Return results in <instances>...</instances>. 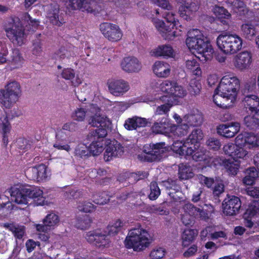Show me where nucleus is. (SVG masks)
Segmentation results:
<instances>
[{
  "mask_svg": "<svg viewBox=\"0 0 259 259\" xmlns=\"http://www.w3.org/2000/svg\"><path fill=\"white\" fill-rule=\"evenodd\" d=\"M89 123L92 126L97 127L90 133L93 141L88 148L91 155H99L105 149L104 159L106 161H109L123 154L124 148L117 140H104L111 124L107 117L96 115L90 117Z\"/></svg>",
  "mask_w": 259,
  "mask_h": 259,
  "instance_id": "f257e3e1",
  "label": "nucleus"
},
{
  "mask_svg": "<svg viewBox=\"0 0 259 259\" xmlns=\"http://www.w3.org/2000/svg\"><path fill=\"white\" fill-rule=\"evenodd\" d=\"M186 43L190 49L196 51V57L200 61L205 62L212 58L213 49L210 42L199 29L189 30Z\"/></svg>",
  "mask_w": 259,
  "mask_h": 259,
  "instance_id": "f03ea898",
  "label": "nucleus"
},
{
  "mask_svg": "<svg viewBox=\"0 0 259 259\" xmlns=\"http://www.w3.org/2000/svg\"><path fill=\"white\" fill-rule=\"evenodd\" d=\"M9 192L12 199L18 204H26L29 199H33L37 206L45 204L46 198L43 196V191L38 187L16 185L11 187Z\"/></svg>",
  "mask_w": 259,
  "mask_h": 259,
  "instance_id": "7ed1b4c3",
  "label": "nucleus"
},
{
  "mask_svg": "<svg viewBox=\"0 0 259 259\" xmlns=\"http://www.w3.org/2000/svg\"><path fill=\"white\" fill-rule=\"evenodd\" d=\"M162 17L165 19L163 21L158 20L155 23V27L160 32L162 36L165 40H172L177 36V32L174 30V28L177 29V26L180 24L178 19L175 18V14L169 10H163L162 12Z\"/></svg>",
  "mask_w": 259,
  "mask_h": 259,
  "instance_id": "20e7f679",
  "label": "nucleus"
},
{
  "mask_svg": "<svg viewBox=\"0 0 259 259\" xmlns=\"http://www.w3.org/2000/svg\"><path fill=\"white\" fill-rule=\"evenodd\" d=\"M219 48L226 54H234L242 47V39L236 34L222 32L217 38Z\"/></svg>",
  "mask_w": 259,
  "mask_h": 259,
  "instance_id": "39448f33",
  "label": "nucleus"
},
{
  "mask_svg": "<svg viewBox=\"0 0 259 259\" xmlns=\"http://www.w3.org/2000/svg\"><path fill=\"white\" fill-rule=\"evenodd\" d=\"M148 232L142 229L131 230L124 241L125 247L128 249L133 248L134 251L144 250L150 244Z\"/></svg>",
  "mask_w": 259,
  "mask_h": 259,
  "instance_id": "423d86ee",
  "label": "nucleus"
},
{
  "mask_svg": "<svg viewBox=\"0 0 259 259\" xmlns=\"http://www.w3.org/2000/svg\"><path fill=\"white\" fill-rule=\"evenodd\" d=\"M19 83L13 81L9 83L6 90H0V104L2 107L10 108L18 99L21 94Z\"/></svg>",
  "mask_w": 259,
  "mask_h": 259,
  "instance_id": "0eeeda50",
  "label": "nucleus"
},
{
  "mask_svg": "<svg viewBox=\"0 0 259 259\" xmlns=\"http://www.w3.org/2000/svg\"><path fill=\"white\" fill-rule=\"evenodd\" d=\"M256 88L255 81L251 84V85L246 83L245 88L243 90V94L244 98L242 101V103L244 106L245 111L248 113L253 114L256 113L259 110V98L258 96L253 94H250Z\"/></svg>",
  "mask_w": 259,
  "mask_h": 259,
  "instance_id": "6e6552de",
  "label": "nucleus"
},
{
  "mask_svg": "<svg viewBox=\"0 0 259 259\" xmlns=\"http://www.w3.org/2000/svg\"><path fill=\"white\" fill-rule=\"evenodd\" d=\"M239 88V79L233 75L227 74L222 78L217 88V91L225 92L235 99Z\"/></svg>",
  "mask_w": 259,
  "mask_h": 259,
  "instance_id": "1a4fd4ad",
  "label": "nucleus"
},
{
  "mask_svg": "<svg viewBox=\"0 0 259 259\" xmlns=\"http://www.w3.org/2000/svg\"><path fill=\"white\" fill-rule=\"evenodd\" d=\"M24 27L19 21L12 20L10 27L6 28L7 36L14 43L21 46L24 43Z\"/></svg>",
  "mask_w": 259,
  "mask_h": 259,
  "instance_id": "9d476101",
  "label": "nucleus"
},
{
  "mask_svg": "<svg viewBox=\"0 0 259 259\" xmlns=\"http://www.w3.org/2000/svg\"><path fill=\"white\" fill-rule=\"evenodd\" d=\"M159 88L162 92L175 97L183 98L187 94L186 90L175 80H165L160 84Z\"/></svg>",
  "mask_w": 259,
  "mask_h": 259,
  "instance_id": "9b49d317",
  "label": "nucleus"
},
{
  "mask_svg": "<svg viewBox=\"0 0 259 259\" xmlns=\"http://www.w3.org/2000/svg\"><path fill=\"white\" fill-rule=\"evenodd\" d=\"M85 239L88 242L98 247H105L110 243L106 232L99 229L87 233Z\"/></svg>",
  "mask_w": 259,
  "mask_h": 259,
  "instance_id": "f8f14e48",
  "label": "nucleus"
},
{
  "mask_svg": "<svg viewBox=\"0 0 259 259\" xmlns=\"http://www.w3.org/2000/svg\"><path fill=\"white\" fill-rule=\"evenodd\" d=\"M100 29L105 37L111 41H118L122 38V31L116 24L104 22L100 24Z\"/></svg>",
  "mask_w": 259,
  "mask_h": 259,
  "instance_id": "ddd939ff",
  "label": "nucleus"
},
{
  "mask_svg": "<svg viewBox=\"0 0 259 259\" xmlns=\"http://www.w3.org/2000/svg\"><path fill=\"white\" fill-rule=\"evenodd\" d=\"M150 148L147 150L144 147V152L146 153L145 160L148 162L159 161L163 157L165 152V143L160 142L149 145Z\"/></svg>",
  "mask_w": 259,
  "mask_h": 259,
  "instance_id": "4468645a",
  "label": "nucleus"
},
{
  "mask_svg": "<svg viewBox=\"0 0 259 259\" xmlns=\"http://www.w3.org/2000/svg\"><path fill=\"white\" fill-rule=\"evenodd\" d=\"M222 205L224 213L226 215L232 216L239 212L241 206V202L239 197L228 195Z\"/></svg>",
  "mask_w": 259,
  "mask_h": 259,
  "instance_id": "2eb2a0df",
  "label": "nucleus"
},
{
  "mask_svg": "<svg viewBox=\"0 0 259 259\" xmlns=\"http://www.w3.org/2000/svg\"><path fill=\"white\" fill-rule=\"evenodd\" d=\"M47 167L44 164H40L30 167L25 171L26 176L30 180L37 182L46 181L48 178Z\"/></svg>",
  "mask_w": 259,
  "mask_h": 259,
  "instance_id": "dca6fc26",
  "label": "nucleus"
},
{
  "mask_svg": "<svg viewBox=\"0 0 259 259\" xmlns=\"http://www.w3.org/2000/svg\"><path fill=\"white\" fill-rule=\"evenodd\" d=\"M235 142L240 146H247L249 148L259 146V137L251 133L244 132L239 134Z\"/></svg>",
  "mask_w": 259,
  "mask_h": 259,
  "instance_id": "f3484780",
  "label": "nucleus"
},
{
  "mask_svg": "<svg viewBox=\"0 0 259 259\" xmlns=\"http://www.w3.org/2000/svg\"><path fill=\"white\" fill-rule=\"evenodd\" d=\"M108 87L110 93L116 97L122 96L130 89L128 83L123 79L109 81Z\"/></svg>",
  "mask_w": 259,
  "mask_h": 259,
  "instance_id": "a211bd4d",
  "label": "nucleus"
},
{
  "mask_svg": "<svg viewBox=\"0 0 259 259\" xmlns=\"http://www.w3.org/2000/svg\"><path fill=\"white\" fill-rule=\"evenodd\" d=\"M172 126L169 118L162 116L159 117L151 127L152 132L155 134H160L169 136Z\"/></svg>",
  "mask_w": 259,
  "mask_h": 259,
  "instance_id": "6ab92c4d",
  "label": "nucleus"
},
{
  "mask_svg": "<svg viewBox=\"0 0 259 259\" xmlns=\"http://www.w3.org/2000/svg\"><path fill=\"white\" fill-rule=\"evenodd\" d=\"M121 67L126 72L137 73L141 70L142 64L137 58L130 56L123 58L121 62Z\"/></svg>",
  "mask_w": 259,
  "mask_h": 259,
  "instance_id": "aec40b11",
  "label": "nucleus"
},
{
  "mask_svg": "<svg viewBox=\"0 0 259 259\" xmlns=\"http://www.w3.org/2000/svg\"><path fill=\"white\" fill-rule=\"evenodd\" d=\"M240 128V123L232 122L231 124H222L219 125L217 128V133L227 138H232L237 134Z\"/></svg>",
  "mask_w": 259,
  "mask_h": 259,
  "instance_id": "412c9836",
  "label": "nucleus"
},
{
  "mask_svg": "<svg viewBox=\"0 0 259 259\" xmlns=\"http://www.w3.org/2000/svg\"><path fill=\"white\" fill-rule=\"evenodd\" d=\"M47 14L53 25L60 26L65 23L63 14L60 13L59 6L57 4H51L49 6Z\"/></svg>",
  "mask_w": 259,
  "mask_h": 259,
  "instance_id": "4be33fe9",
  "label": "nucleus"
},
{
  "mask_svg": "<svg viewBox=\"0 0 259 259\" xmlns=\"http://www.w3.org/2000/svg\"><path fill=\"white\" fill-rule=\"evenodd\" d=\"M252 63V55L250 52L243 51L238 54L234 60L235 67L240 70L248 69Z\"/></svg>",
  "mask_w": 259,
  "mask_h": 259,
  "instance_id": "5701e85b",
  "label": "nucleus"
},
{
  "mask_svg": "<svg viewBox=\"0 0 259 259\" xmlns=\"http://www.w3.org/2000/svg\"><path fill=\"white\" fill-rule=\"evenodd\" d=\"M60 221L59 216L55 213L48 214L43 220V224H37L36 226V230L39 232L46 233L51 227L58 225Z\"/></svg>",
  "mask_w": 259,
  "mask_h": 259,
  "instance_id": "b1692460",
  "label": "nucleus"
},
{
  "mask_svg": "<svg viewBox=\"0 0 259 259\" xmlns=\"http://www.w3.org/2000/svg\"><path fill=\"white\" fill-rule=\"evenodd\" d=\"M234 98L229 95H227L225 92L217 91V88L215 90L213 95V101L218 107L224 109H227L231 106L230 103Z\"/></svg>",
  "mask_w": 259,
  "mask_h": 259,
  "instance_id": "393cba45",
  "label": "nucleus"
},
{
  "mask_svg": "<svg viewBox=\"0 0 259 259\" xmlns=\"http://www.w3.org/2000/svg\"><path fill=\"white\" fill-rule=\"evenodd\" d=\"M148 176V172L145 171H138L137 172H126L120 174L118 177V180L120 182L127 181L130 184H134L140 180L147 178Z\"/></svg>",
  "mask_w": 259,
  "mask_h": 259,
  "instance_id": "a878e982",
  "label": "nucleus"
},
{
  "mask_svg": "<svg viewBox=\"0 0 259 259\" xmlns=\"http://www.w3.org/2000/svg\"><path fill=\"white\" fill-rule=\"evenodd\" d=\"M93 3V0H69V6L72 10L92 13L95 11Z\"/></svg>",
  "mask_w": 259,
  "mask_h": 259,
  "instance_id": "bb28decb",
  "label": "nucleus"
},
{
  "mask_svg": "<svg viewBox=\"0 0 259 259\" xmlns=\"http://www.w3.org/2000/svg\"><path fill=\"white\" fill-rule=\"evenodd\" d=\"M147 123V120L145 118L134 116L125 120L124 127L128 131H133L139 127H145Z\"/></svg>",
  "mask_w": 259,
  "mask_h": 259,
  "instance_id": "cd10ccee",
  "label": "nucleus"
},
{
  "mask_svg": "<svg viewBox=\"0 0 259 259\" xmlns=\"http://www.w3.org/2000/svg\"><path fill=\"white\" fill-rule=\"evenodd\" d=\"M153 71L157 76L165 78L169 76L170 69L168 63L157 61L153 66Z\"/></svg>",
  "mask_w": 259,
  "mask_h": 259,
  "instance_id": "c85d7f7f",
  "label": "nucleus"
},
{
  "mask_svg": "<svg viewBox=\"0 0 259 259\" xmlns=\"http://www.w3.org/2000/svg\"><path fill=\"white\" fill-rule=\"evenodd\" d=\"M198 9V6L194 3L187 5H182L179 8V13L180 17L186 20L191 19V16Z\"/></svg>",
  "mask_w": 259,
  "mask_h": 259,
  "instance_id": "c756f323",
  "label": "nucleus"
},
{
  "mask_svg": "<svg viewBox=\"0 0 259 259\" xmlns=\"http://www.w3.org/2000/svg\"><path fill=\"white\" fill-rule=\"evenodd\" d=\"M66 135L62 131H60L56 134V141L53 147L59 150H65L69 152L71 148L69 145L66 143Z\"/></svg>",
  "mask_w": 259,
  "mask_h": 259,
  "instance_id": "7c9ffc66",
  "label": "nucleus"
},
{
  "mask_svg": "<svg viewBox=\"0 0 259 259\" xmlns=\"http://www.w3.org/2000/svg\"><path fill=\"white\" fill-rule=\"evenodd\" d=\"M213 12L217 17L224 25H228L229 20L231 15L228 11L223 7L215 6L213 9Z\"/></svg>",
  "mask_w": 259,
  "mask_h": 259,
  "instance_id": "2f4dec72",
  "label": "nucleus"
},
{
  "mask_svg": "<svg viewBox=\"0 0 259 259\" xmlns=\"http://www.w3.org/2000/svg\"><path fill=\"white\" fill-rule=\"evenodd\" d=\"M75 70L71 68H67L63 69L61 75V77L65 80H71L72 85L74 87H77L82 82L81 78L77 76L74 80L72 79L75 77Z\"/></svg>",
  "mask_w": 259,
  "mask_h": 259,
  "instance_id": "473e14b6",
  "label": "nucleus"
},
{
  "mask_svg": "<svg viewBox=\"0 0 259 259\" xmlns=\"http://www.w3.org/2000/svg\"><path fill=\"white\" fill-rule=\"evenodd\" d=\"M199 145L197 146H190L187 148L186 151V156L191 157L194 160L196 161H202L205 159L204 153L200 149H198Z\"/></svg>",
  "mask_w": 259,
  "mask_h": 259,
  "instance_id": "72a5a7b5",
  "label": "nucleus"
},
{
  "mask_svg": "<svg viewBox=\"0 0 259 259\" xmlns=\"http://www.w3.org/2000/svg\"><path fill=\"white\" fill-rule=\"evenodd\" d=\"M244 123L249 130L255 131L259 129V116L256 113L250 114L244 118Z\"/></svg>",
  "mask_w": 259,
  "mask_h": 259,
  "instance_id": "f704fd0d",
  "label": "nucleus"
},
{
  "mask_svg": "<svg viewBox=\"0 0 259 259\" xmlns=\"http://www.w3.org/2000/svg\"><path fill=\"white\" fill-rule=\"evenodd\" d=\"M197 235L198 231L196 229H185L182 236L183 245L185 247L189 246L195 239Z\"/></svg>",
  "mask_w": 259,
  "mask_h": 259,
  "instance_id": "c9c22d12",
  "label": "nucleus"
},
{
  "mask_svg": "<svg viewBox=\"0 0 259 259\" xmlns=\"http://www.w3.org/2000/svg\"><path fill=\"white\" fill-rule=\"evenodd\" d=\"M203 138V133L200 128H196L192 131L191 134L186 139L188 145L197 146L199 145L200 141Z\"/></svg>",
  "mask_w": 259,
  "mask_h": 259,
  "instance_id": "e433bc0d",
  "label": "nucleus"
},
{
  "mask_svg": "<svg viewBox=\"0 0 259 259\" xmlns=\"http://www.w3.org/2000/svg\"><path fill=\"white\" fill-rule=\"evenodd\" d=\"M184 120L189 128L190 126H198L202 123L203 117L199 113L189 114L184 117Z\"/></svg>",
  "mask_w": 259,
  "mask_h": 259,
  "instance_id": "4c0bfd02",
  "label": "nucleus"
},
{
  "mask_svg": "<svg viewBox=\"0 0 259 259\" xmlns=\"http://www.w3.org/2000/svg\"><path fill=\"white\" fill-rule=\"evenodd\" d=\"M188 147H190V145H188L186 140L185 141L176 140L173 142L171 149L175 153L179 155L186 156V151Z\"/></svg>",
  "mask_w": 259,
  "mask_h": 259,
  "instance_id": "58836bf2",
  "label": "nucleus"
},
{
  "mask_svg": "<svg viewBox=\"0 0 259 259\" xmlns=\"http://www.w3.org/2000/svg\"><path fill=\"white\" fill-rule=\"evenodd\" d=\"M123 222L119 219L110 222L106 228L108 236H114L122 230Z\"/></svg>",
  "mask_w": 259,
  "mask_h": 259,
  "instance_id": "ea45409f",
  "label": "nucleus"
},
{
  "mask_svg": "<svg viewBox=\"0 0 259 259\" xmlns=\"http://www.w3.org/2000/svg\"><path fill=\"white\" fill-rule=\"evenodd\" d=\"M152 53V55L155 57H172L174 54V50L170 46L162 45L157 47Z\"/></svg>",
  "mask_w": 259,
  "mask_h": 259,
  "instance_id": "a19ab883",
  "label": "nucleus"
},
{
  "mask_svg": "<svg viewBox=\"0 0 259 259\" xmlns=\"http://www.w3.org/2000/svg\"><path fill=\"white\" fill-rule=\"evenodd\" d=\"M258 171L254 167H250L246 169V176L243 179V182L247 185H253L256 179L258 177Z\"/></svg>",
  "mask_w": 259,
  "mask_h": 259,
  "instance_id": "79ce46f5",
  "label": "nucleus"
},
{
  "mask_svg": "<svg viewBox=\"0 0 259 259\" xmlns=\"http://www.w3.org/2000/svg\"><path fill=\"white\" fill-rule=\"evenodd\" d=\"M170 129V134L169 135V137L172 136L183 137L187 134L189 127L188 125L184 123L179 125L172 124Z\"/></svg>",
  "mask_w": 259,
  "mask_h": 259,
  "instance_id": "37998d69",
  "label": "nucleus"
},
{
  "mask_svg": "<svg viewBox=\"0 0 259 259\" xmlns=\"http://www.w3.org/2000/svg\"><path fill=\"white\" fill-rule=\"evenodd\" d=\"M226 2L227 6L235 13L242 12L244 14L247 12V8L243 0H226Z\"/></svg>",
  "mask_w": 259,
  "mask_h": 259,
  "instance_id": "c03bdc74",
  "label": "nucleus"
},
{
  "mask_svg": "<svg viewBox=\"0 0 259 259\" xmlns=\"http://www.w3.org/2000/svg\"><path fill=\"white\" fill-rule=\"evenodd\" d=\"M186 67L188 71L196 77L201 76L202 71L199 63L196 59L188 60L186 62Z\"/></svg>",
  "mask_w": 259,
  "mask_h": 259,
  "instance_id": "a18cd8bd",
  "label": "nucleus"
},
{
  "mask_svg": "<svg viewBox=\"0 0 259 259\" xmlns=\"http://www.w3.org/2000/svg\"><path fill=\"white\" fill-rule=\"evenodd\" d=\"M110 197L107 191L97 192L92 195L93 202L99 205L107 203L110 200Z\"/></svg>",
  "mask_w": 259,
  "mask_h": 259,
  "instance_id": "49530a36",
  "label": "nucleus"
},
{
  "mask_svg": "<svg viewBox=\"0 0 259 259\" xmlns=\"http://www.w3.org/2000/svg\"><path fill=\"white\" fill-rule=\"evenodd\" d=\"M92 220L90 216L88 214H84L79 216L77 219L75 226L77 228L81 230H85L91 226Z\"/></svg>",
  "mask_w": 259,
  "mask_h": 259,
  "instance_id": "de8ad7c7",
  "label": "nucleus"
},
{
  "mask_svg": "<svg viewBox=\"0 0 259 259\" xmlns=\"http://www.w3.org/2000/svg\"><path fill=\"white\" fill-rule=\"evenodd\" d=\"M241 31L243 36L247 39L251 40L256 34V29L253 24L245 23L241 26Z\"/></svg>",
  "mask_w": 259,
  "mask_h": 259,
  "instance_id": "09e8293b",
  "label": "nucleus"
},
{
  "mask_svg": "<svg viewBox=\"0 0 259 259\" xmlns=\"http://www.w3.org/2000/svg\"><path fill=\"white\" fill-rule=\"evenodd\" d=\"M163 183L166 190L173 191V192L168 193V195L173 198L174 197L173 194L180 191L181 189L177 180L168 179L167 181L163 182Z\"/></svg>",
  "mask_w": 259,
  "mask_h": 259,
  "instance_id": "8fccbe9b",
  "label": "nucleus"
},
{
  "mask_svg": "<svg viewBox=\"0 0 259 259\" xmlns=\"http://www.w3.org/2000/svg\"><path fill=\"white\" fill-rule=\"evenodd\" d=\"M74 156L79 158H87L91 156L88 147L84 144H79L75 148Z\"/></svg>",
  "mask_w": 259,
  "mask_h": 259,
  "instance_id": "3c124183",
  "label": "nucleus"
},
{
  "mask_svg": "<svg viewBox=\"0 0 259 259\" xmlns=\"http://www.w3.org/2000/svg\"><path fill=\"white\" fill-rule=\"evenodd\" d=\"M84 196V192L82 189H77L76 188H69L64 193V197L66 199H79L81 198Z\"/></svg>",
  "mask_w": 259,
  "mask_h": 259,
  "instance_id": "603ef678",
  "label": "nucleus"
},
{
  "mask_svg": "<svg viewBox=\"0 0 259 259\" xmlns=\"http://www.w3.org/2000/svg\"><path fill=\"white\" fill-rule=\"evenodd\" d=\"M222 164L226 169L229 175L232 176L237 175L240 167L239 164L231 162L229 160L226 159H224L222 160Z\"/></svg>",
  "mask_w": 259,
  "mask_h": 259,
  "instance_id": "864d4df0",
  "label": "nucleus"
},
{
  "mask_svg": "<svg viewBox=\"0 0 259 259\" xmlns=\"http://www.w3.org/2000/svg\"><path fill=\"white\" fill-rule=\"evenodd\" d=\"M179 178L181 180H188L193 176V172L192 171L190 166L181 164L179 168Z\"/></svg>",
  "mask_w": 259,
  "mask_h": 259,
  "instance_id": "5fc2aeb1",
  "label": "nucleus"
},
{
  "mask_svg": "<svg viewBox=\"0 0 259 259\" xmlns=\"http://www.w3.org/2000/svg\"><path fill=\"white\" fill-rule=\"evenodd\" d=\"M184 213L191 215L194 218L201 215L203 210L199 208L195 207L193 204L188 203L185 204L183 206Z\"/></svg>",
  "mask_w": 259,
  "mask_h": 259,
  "instance_id": "6e6d98bb",
  "label": "nucleus"
},
{
  "mask_svg": "<svg viewBox=\"0 0 259 259\" xmlns=\"http://www.w3.org/2000/svg\"><path fill=\"white\" fill-rule=\"evenodd\" d=\"M259 212V202L253 201L251 202L244 213L243 217H253Z\"/></svg>",
  "mask_w": 259,
  "mask_h": 259,
  "instance_id": "4d7b16f0",
  "label": "nucleus"
},
{
  "mask_svg": "<svg viewBox=\"0 0 259 259\" xmlns=\"http://www.w3.org/2000/svg\"><path fill=\"white\" fill-rule=\"evenodd\" d=\"M77 208L80 211L91 213L96 209V206L89 201H83L78 203Z\"/></svg>",
  "mask_w": 259,
  "mask_h": 259,
  "instance_id": "13d9d810",
  "label": "nucleus"
},
{
  "mask_svg": "<svg viewBox=\"0 0 259 259\" xmlns=\"http://www.w3.org/2000/svg\"><path fill=\"white\" fill-rule=\"evenodd\" d=\"M23 59L18 49H15L13 51L11 63L14 66V68H18L21 66Z\"/></svg>",
  "mask_w": 259,
  "mask_h": 259,
  "instance_id": "bf43d9fd",
  "label": "nucleus"
},
{
  "mask_svg": "<svg viewBox=\"0 0 259 259\" xmlns=\"http://www.w3.org/2000/svg\"><path fill=\"white\" fill-rule=\"evenodd\" d=\"M150 193L148 195L151 200H156L160 194V190L156 182L152 181L150 185Z\"/></svg>",
  "mask_w": 259,
  "mask_h": 259,
  "instance_id": "052dcab7",
  "label": "nucleus"
},
{
  "mask_svg": "<svg viewBox=\"0 0 259 259\" xmlns=\"http://www.w3.org/2000/svg\"><path fill=\"white\" fill-rule=\"evenodd\" d=\"M201 89V84L199 80L191 79L188 87V90L191 94L197 95L200 93Z\"/></svg>",
  "mask_w": 259,
  "mask_h": 259,
  "instance_id": "680f3d73",
  "label": "nucleus"
},
{
  "mask_svg": "<svg viewBox=\"0 0 259 259\" xmlns=\"http://www.w3.org/2000/svg\"><path fill=\"white\" fill-rule=\"evenodd\" d=\"M2 123L3 141L4 144L7 146L8 144V137L7 134L11 130V125L9 120H6Z\"/></svg>",
  "mask_w": 259,
  "mask_h": 259,
  "instance_id": "e2e57ef3",
  "label": "nucleus"
},
{
  "mask_svg": "<svg viewBox=\"0 0 259 259\" xmlns=\"http://www.w3.org/2000/svg\"><path fill=\"white\" fill-rule=\"evenodd\" d=\"M172 106L170 104H164L160 106H158L155 111V115H165L164 117H167L168 113L170 109Z\"/></svg>",
  "mask_w": 259,
  "mask_h": 259,
  "instance_id": "0e129e2a",
  "label": "nucleus"
},
{
  "mask_svg": "<svg viewBox=\"0 0 259 259\" xmlns=\"http://www.w3.org/2000/svg\"><path fill=\"white\" fill-rule=\"evenodd\" d=\"M70 56L69 52L64 47H62L54 54V58L56 60L62 61L65 58H68Z\"/></svg>",
  "mask_w": 259,
  "mask_h": 259,
  "instance_id": "69168bd1",
  "label": "nucleus"
},
{
  "mask_svg": "<svg viewBox=\"0 0 259 259\" xmlns=\"http://www.w3.org/2000/svg\"><path fill=\"white\" fill-rule=\"evenodd\" d=\"M206 144L209 149L214 151L218 150L221 146L220 140L213 137L209 138L206 141Z\"/></svg>",
  "mask_w": 259,
  "mask_h": 259,
  "instance_id": "338daca9",
  "label": "nucleus"
},
{
  "mask_svg": "<svg viewBox=\"0 0 259 259\" xmlns=\"http://www.w3.org/2000/svg\"><path fill=\"white\" fill-rule=\"evenodd\" d=\"M165 253V250L164 248L156 247L151 251L150 256L151 259H160L164 256Z\"/></svg>",
  "mask_w": 259,
  "mask_h": 259,
  "instance_id": "774afa93",
  "label": "nucleus"
}]
</instances>
